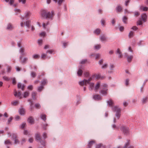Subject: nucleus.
Returning <instances> with one entry per match:
<instances>
[{"instance_id": "f257e3e1", "label": "nucleus", "mask_w": 148, "mask_h": 148, "mask_svg": "<svg viewBox=\"0 0 148 148\" xmlns=\"http://www.w3.org/2000/svg\"><path fill=\"white\" fill-rule=\"evenodd\" d=\"M107 105L112 108V110L114 112H116L115 116L118 119H119L121 116V109L117 106H113L114 103L112 99H109L107 101Z\"/></svg>"}, {"instance_id": "f03ea898", "label": "nucleus", "mask_w": 148, "mask_h": 148, "mask_svg": "<svg viewBox=\"0 0 148 148\" xmlns=\"http://www.w3.org/2000/svg\"><path fill=\"white\" fill-rule=\"evenodd\" d=\"M53 13L52 12H47L45 10H42L40 13V16L42 18H44L52 19L53 16Z\"/></svg>"}, {"instance_id": "7ed1b4c3", "label": "nucleus", "mask_w": 148, "mask_h": 148, "mask_svg": "<svg viewBox=\"0 0 148 148\" xmlns=\"http://www.w3.org/2000/svg\"><path fill=\"white\" fill-rule=\"evenodd\" d=\"M35 139L38 142H39L43 146L46 145L45 141L42 140L40 137V134L38 133H36L35 135Z\"/></svg>"}, {"instance_id": "20e7f679", "label": "nucleus", "mask_w": 148, "mask_h": 148, "mask_svg": "<svg viewBox=\"0 0 148 148\" xmlns=\"http://www.w3.org/2000/svg\"><path fill=\"white\" fill-rule=\"evenodd\" d=\"M92 78L90 77L88 79H84L83 80L79 81L78 82L79 84L81 86H83L84 85H86L88 83H90V81L92 80Z\"/></svg>"}, {"instance_id": "39448f33", "label": "nucleus", "mask_w": 148, "mask_h": 148, "mask_svg": "<svg viewBox=\"0 0 148 148\" xmlns=\"http://www.w3.org/2000/svg\"><path fill=\"white\" fill-rule=\"evenodd\" d=\"M120 129L125 135H127L129 134V129L128 127L123 125L121 127Z\"/></svg>"}, {"instance_id": "423d86ee", "label": "nucleus", "mask_w": 148, "mask_h": 148, "mask_svg": "<svg viewBox=\"0 0 148 148\" xmlns=\"http://www.w3.org/2000/svg\"><path fill=\"white\" fill-rule=\"evenodd\" d=\"M11 139L14 140V143L18 144L19 143V141L17 138V136L15 134H13L12 135Z\"/></svg>"}, {"instance_id": "0eeeda50", "label": "nucleus", "mask_w": 148, "mask_h": 148, "mask_svg": "<svg viewBox=\"0 0 148 148\" xmlns=\"http://www.w3.org/2000/svg\"><path fill=\"white\" fill-rule=\"evenodd\" d=\"M31 15L32 14L29 11H27L25 13L24 17H22V20L24 19H27L29 18Z\"/></svg>"}, {"instance_id": "6e6552de", "label": "nucleus", "mask_w": 148, "mask_h": 148, "mask_svg": "<svg viewBox=\"0 0 148 148\" xmlns=\"http://www.w3.org/2000/svg\"><path fill=\"white\" fill-rule=\"evenodd\" d=\"M83 68L82 66H80L79 67V69L77 72V74L78 76H81L83 73L82 70Z\"/></svg>"}, {"instance_id": "1a4fd4ad", "label": "nucleus", "mask_w": 148, "mask_h": 148, "mask_svg": "<svg viewBox=\"0 0 148 148\" xmlns=\"http://www.w3.org/2000/svg\"><path fill=\"white\" fill-rule=\"evenodd\" d=\"M108 85L106 84H103L101 85V87L103 89L102 92H106L107 91L108 89L107 88Z\"/></svg>"}, {"instance_id": "9d476101", "label": "nucleus", "mask_w": 148, "mask_h": 148, "mask_svg": "<svg viewBox=\"0 0 148 148\" xmlns=\"http://www.w3.org/2000/svg\"><path fill=\"white\" fill-rule=\"evenodd\" d=\"M130 143V140H127V142L125 144L124 146L123 147V148H134V147L132 146H129V144Z\"/></svg>"}, {"instance_id": "9b49d317", "label": "nucleus", "mask_w": 148, "mask_h": 148, "mask_svg": "<svg viewBox=\"0 0 148 148\" xmlns=\"http://www.w3.org/2000/svg\"><path fill=\"white\" fill-rule=\"evenodd\" d=\"M93 99L96 100H101V97L99 95H97L93 96Z\"/></svg>"}, {"instance_id": "f8f14e48", "label": "nucleus", "mask_w": 148, "mask_h": 148, "mask_svg": "<svg viewBox=\"0 0 148 148\" xmlns=\"http://www.w3.org/2000/svg\"><path fill=\"white\" fill-rule=\"evenodd\" d=\"M24 85L21 84V83L18 82V83L17 87L19 88H20L21 90H23L24 89Z\"/></svg>"}, {"instance_id": "ddd939ff", "label": "nucleus", "mask_w": 148, "mask_h": 148, "mask_svg": "<svg viewBox=\"0 0 148 148\" xmlns=\"http://www.w3.org/2000/svg\"><path fill=\"white\" fill-rule=\"evenodd\" d=\"M88 84H89L88 88L90 90H92L94 88V83L93 82H90L88 83Z\"/></svg>"}, {"instance_id": "4468645a", "label": "nucleus", "mask_w": 148, "mask_h": 148, "mask_svg": "<svg viewBox=\"0 0 148 148\" xmlns=\"http://www.w3.org/2000/svg\"><path fill=\"white\" fill-rule=\"evenodd\" d=\"M99 39L102 42H103L104 41H106L107 40V39L105 36L104 35L100 36L99 37Z\"/></svg>"}, {"instance_id": "2eb2a0df", "label": "nucleus", "mask_w": 148, "mask_h": 148, "mask_svg": "<svg viewBox=\"0 0 148 148\" xmlns=\"http://www.w3.org/2000/svg\"><path fill=\"white\" fill-rule=\"evenodd\" d=\"M101 85L100 82H98L96 85H95L94 87V89L95 90H98L100 87Z\"/></svg>"}, {"instance_id": "dca6fc26", "label": "nucleus", "mask_w": 148, "mask_h": 148, "mask_svg": "<svg viewBox=\"0 0 148 148\" xmlns=\"http://www.w3.org/2000/svg\"><path fill=\"white\" fill-rule=\"evenodd\" d=\"M126 56L127 57V62H131L133 58V56Z\"/></svg>"}, {"instance_id": "f3484780", "label": "nucleus", "mask_w": 148, "mask_h": 148, "mask_svg": "<svg viewBox=\"0 0 148 148\" xmlns=\"http://www.w3.org/2000/svg\"><path fill=\"white\" fill-rule=\"evenodd\" d=\"M20 59L21 60V63H24L28 60V58L27 57H24L23 59H22V57L20 56Z\"/></svg>"}, {"instance_id": "a211bd4d", "label": "nucleus", "mask_w": 148, "mask_h": 148, "mask_svg": "<svg viewBox=\"0 0 148 148\" xmlns=\"http://www.w3.org/2000/svg\"><path fill=\"white\" fill-rule=\"evenodd\" d=\"M116 53L117 54H119L118 57L119 58H121L122 57L121 52L119 49H118L116 51Z\"/></svg>"}, {"instance_id": "6ab92c4d", "label": "nucleus", "mask_w": 148, "mask_h": 148, "mask_svg": "<svg viewBox=\"0 0 148 148\" xmlns=\"http://www.w3.org/2000/svg\"><path fill=\"white\" fill-rule=\"evenodd\" d=\"M141 18L144 22L146 21L147 16L145 13H143L141 15Z\"/></svg>"}, {"instance_id": "aec40b11", "label": "nucleus", "mask_w": 148, "mask_h": 148, "mask_svg": "<svg viewBox=\"0 0 148 148\" xmlns=\"http://www.w3.org/2000/svg\"><path fill=\"white\" fill-rule=\"evenodd\" d=\"M22 93H14V95L15 97H19L20 99L22 98L23 97V95L21 94Z\"/></svg>"}, {"instance_id": "412c9836", "label": "nucleus", "mask_w": 148, "mask_h": 148, "mask_svg": "<svg viewBox=\"0 0 148 148\" xmlns=\"http://www.w3.org/2000/svg\"><path fill=\"white\" fill-rule=\"evenodd\" d=\"M19 114L22 115H24L25 114V111L23 108H20L19 111Z\"/></svg>"}, {"instance_id": "4be33fe9", "label": "nucleus", "mask_w": 148, "mask_h": 148, "mask_svg": "<svg viewBox=\"0 0 148 148\" xmlns=\"http://www.w3.org/2000/svg\"><path fill=\"white\" fill-rule=\"evenodd\" d=\"M27 121L29 123L31 124H32L34 123L33 119L32 116L28 118Z\"/></svg>"}, {"instance_id": "5701e85b", "label": "nucleus", "mask_w": 148, "mask_h": 148, "mask_svg": "<svg viewBox=\"0 0 148 148\" xmlns=\"http://www.w3.org/2000/svg\"><path fill=\"white\" fill-rule=\"evenodd\" d=\"M95 141L94 140H91L89 142L88 144V148H90L92 145L95 143Z\"/></svg>"}, {"instance_id": "b1692460", "label": "nucleus", "mask_w": 148, "mask_h": 148, "mask_svg": "<svg viewBox=\"0 0 148 148\" xmlns=\"http://www.w3.org/2000/svg\"><path fill=\"white\" fill-rule=\"evenodd\" d=\"M41 119L44 121H45L46 120V116L45 114H42L40 115Z\"/></svg>"}, {"instance_id": "393cba45", "label": "nucleus", "mask_w": 148, "mask_h": 148, "mask_svg": "<svg viewBox=\"0 0 148 148\" xmlns=\"http://www.w3.org/2000/svg\"><path fill=\"white\" fill-rule=\"evenodd\" d=\"M56 3H57L59 5H60L62 3L63 1L64 0H53Z\"/></svg>"}, {"instance_id": "a878e982", "label": "nucleus", "mask_w": 148, "mask_h": 148, "mask_svg": "<svg viewBox=\"0 0 148 148\" xmlns=\"http://www.w3.org/2000/svg\"><path fill=\"white\" fill-rule=\"evenodd\" d=\"M116 10L117 12H120L122 10V8L119 5H118L116 8Z\"/></svg>"}, {"instance_id": "bb28decb", "label": "nucleus", "mask_w": 148, "mask_h": 148, "mask_svg": "<svg viewBox=\"0 0 148 148\" xmlns=\"http://www.w3.org/2000/svg\"><path fill=\"white\" fill-rule=\"evenodd\" d=\"M13 26L10 23H9L7 25V29L8 30H12L13 28Z\"/></svg>"}, {"instance_id": "cd10ccee", "label": "nucleus", "mask_w": 148, "mask_h": 148, "mask_svg": "<svg viewBox=\"0 0 148 148\" xmlns=\"http://www.w3.org/2000/svg\"><path fill=\"white\" fill-rule=\"evenodd\" d=\"M140 10H142L143 11H146L148 10V8L146 7H144L143 6H140Z\"/></svg>"}, {"instance_id": "c85d7f7f", "label": "nucleus", "mask_w": 148, "mask_h": 148, "mask_svg": "<svg viewBox=\"0 0 148 148\" xmlns=\"http://www.w3.org/2000/svg\"><path fill=\"white\" fill-rule=\"evenodd\" d=\"M49 24L48 22L46 23H42V27L44 29H45L48 28L47 26Z\"/></svg>"}, {"instance_id": "c756f323", "label": "nucleus", "mask_w": 148, "mask_h": 148, "mask_svg": "<svg viewBox=\"0 0 148 148\" xmlns=\"http://www.w3.org/2000/svg\"><path fill=\"white\" fill-rule=\"evenodd\" d=\"M4 144L5 145H12L11 142L9 140H5L4 141Z\"/></svg>"}, {"instance_id": "7c9ffc66", "label": "nucleus", "mask_w": 148, "mask_h": 148, "mask_svg": "<svg viewBox=\"0 0 148 148\" xmlns=\"http://www.w3.org/2000/svg\"><path fill=\"white\" fill-rule=\"evenodd\" d=\"M28 101L29 102L30 104V108L31 110L33 109V102L30 99H28Z\"/></svg>"}, {"instance_id": "2f4dec72", "label": "nucleus", "mask_w": 148, "mask_h": 148, "mask_svg": "<svg viewBox=\"0 0 148 148\" xmlns=\"http://www.w3.org/2000/svg\"><path fill=\"white\" fill-rule=\"evenodd\" d=\"M25 51V49L24 48H21L19 50V52L22 55H24V52Z\"/></svg>"}, {"instance_id": "473e14b6", "label": "nucleus", "mask_w": 148, "mask_h": 148, "mask_svg": "<svg viewBox=\"0 0 148 148\" xmlns=\"http://www.w3.org/2000/svg\"><path fill=\"white\" fill-rule=\"evenodd\" d=\"M100 32V30L99 29H97L94 31V33L97 34H99Z\"/></svg>"}, {"instance_id": "72a5a7b5", "label": "nucleus", "mask_w": 148, "mask_h": 148, "mask_svg": "<svg viewBox=\"0 0 148 148\" xmlns=\"http://www.w3.org/2000/svg\"><path fill=\"white\" fill-rule=\"evenodd\" d=\"M108 66V64L107 63H105L104 64L102 65L101 66V68L102 69H106Z\"/></svg>"}, {"instance_id": "f704fd0d", "label": "nucleus", "mask_w": 148, "mask_h": 148, "mask_svg": "<svg viewBox=\"0 0 148 148\" xmlns=\"http://www.w3.org/2000/svg\"><path fill=\"white\" fill-rule=\"evenodd\" d=\"M127 18L126 16H124L122 18V20L123 23L125 24H126Z\"/></svg>"}, {"instance_id": "c9c22d12", "label": "nucleus", "mask_w": 148, "mask_h": 148, "mask_svg": "<svg viewBox=\"0 0 148 148\" xmlns=\"http://www.w3.org/2000/svg\"><path fill=\"white\" fill-rule=\"evenodd\" d=\"M31 21L29 20L27 21L25 23V25L27 27H29V25Z\"/></svg>"}, {"instance_id": "e433bc0d", "label": "nucleus", "mask_w": 148, "mask_h": 148, "mask_svg": "<svg viewBox=\"0 0 148 148\" xmlns=\"http://www.w3.org/2000/svg\"><path fill=\"white\" fill-rule=\"evenodd\" d=\"M35 107L37 109H39L41 107V106L40 104L39 103H36L35 105Z\"/></svg>"}, {"instance_id": "4c0bfd02", "label": "nucleus", "mask_w": 148, "mask_h": 148, "mask_svg": "<svg viewBox=\"0 0 148 148\" xmlns=\"http://www.w3.org/2000/svg\"><path fill=\"white\" fill-rule=\"evenodd\" d=\"M147 97H146L143 98V99L142 100L143 103V104L145 103L147 101Z\"/></svg>"}, {"instance_id": "58836bf2", "label": "nucleus", "mask_w": 148, "mask_h": 148, "mask_svg": "<svg viewBox=\"0 0 148 148\" xmlns=\"http://www.w3.org/2000/svg\"><path fill=\"white\" fill-rule=\"evenodd\" d=\"M95 49L97 50L101 48L100 45H97L94 46Z\"/></svg>"}, {"instance_id": "ea45409f", "label": "nucleus", "mask_w": 148, "mask_h": 148, "mask_svg": "<svg viewBox=\"0 0 148 148\" xmlns=\"http://www.w3.org/2000/svg\"><path fill=\"white\" fill-rule=\"evenodd\" d=\"M42 137L44 140L46 139L47 138V133L45 132H44L42 134Z\"/></svg>"}, {"instance_id": "a19ab883", "label": "nucleus", "mask_w": 148, "mask_h": 148, "mask_svg": "<svg viewBox=\"0 0 148 148\" xmlns=\"http://www.w3.org/2000/svg\"><path fill=\"white\" fill-rule=\"evenodd\" d=\"M43 86L42 85L40 86H39L38 88V91L39 92H40L43 89Z\"/></svg>"}, {"instance_id": "79ce46f5", "label": "nucleus", "mask_w": 148, "mask_h": 148, "mask_svg": "<svg viewBox=\"0 0 148 148\" xmlns=\"http://www.w3.org/2000/svg\"><path fill=\"white\" fill-rule=\"evenodd\" d=\"M33 58L34 59H38L39 57V56L38 54H34L32 56Z\"/></svg>"}, {"instance_id": "37998d69", "label": "nucleus", "mask_w": 148, "mask_h": 148, "mask_svg": "<svg viewBox=\"0 0 148 148\" xmlns=\"http://www.w3.org/2000/svg\"><path fill=\"white\" fill-rule=\"evenodd\" d=\"M42 84L45 85L47 84V82L46 79H44L41 82Z\"/></svg>"}, {"instance_id": "c03bdc74", "label": "nucleus", "mask_w": 148, "mask_h": 148, "mask_svg": "<svg viewBox=\"0 0 148 148\" xmlns=\"http://www.w3.org/2000/svg\"><path fill=\"white\" fill-rule=\"evenodd\" d=\"M18 101H13L12 102V104L13 106H15L18 104Z\"/></svg>"}, {"instance_id": "a18cd8bd", "label": "nucleus", "mask_w": 148, "mask_h": 148, "mask_svg": "<svg viewBox=\"0 0 148 148\" xmlns=\"http://www.w3.org/2000/svg\"><path fill=\"white\" fill-rule=\"evenodd\" d=\"M102 146H103V145L101 143H99L97 145L96 148H100Z\"/></svg>"}, {"instance_id": "49530a36", "label": "nucleus", "mask_w": 148, "mask_h": 148, "mask_svg": "<svg viewBox=\"0 0 148 148\" xmlns=\"http://www.w3.org/2000/svg\"><path fill=\"white\" fill-rule=\"evenodd\" d=\"M31 76L32 77H34L36 76V73L34 72H32L31 74Z\"/></svg>"}, {"instance_id": "de8ad7c7", "label": "nucleus", "mask_w": 148, "mask_h": 148, "mask_svg": "<svg viewBox=\"0 0 148 148\" xmlns=\"http://www.w3.org/2000/svg\"><path fill=\"white\" fill-rule=\"evenodd\" d=\"M114 64H111L109 66V68L111 70H113L114 68Z\"/></svg>"}, {"instance_id": "09e8293b", "label": "nucleus", "mask_w": 148, "mask_h": 148, "mask_svg": "<svg viewBox=\"0 0 148 148\" xmlns=\"http://www.w3.org/2000/svg\"><path fill=\"white\" fill-rule=\"evenodd\" d=\"M84 75L85 77H87L89 76V73L88 72H85L84 73Z\"/></svg>"}, {"instance_id": "8fccbe9b", "label": "nucleus", "mask_w": 148, "mask_h": 148, "mask_svg": "<svg viewBox=\"0 0 148 148\" xmlns=\"http://www.w3.org/2000/svg\"><path fill=\"white\" fill-rule=\"evenodd\" d=\"M95 78L97 79H100L101 78V76L100 74H97L96 75Z\"/></svg>"}, {"instance_id": "3c124183", "label": "nucleus", "mask_w": 148, "mask_h": 148, "mask_svg": "<svg viewBox=\"0 0 148 148\" xmlns=\"http://www.w3.org/2000/svg\"><path fill=\"white\" fill-rule=\"evenodd\" d=\"M26 125L25 123H23L20 125V127L22 129H23L25 126Z\"/></svg>"}, {"instance_id": "603ef678", "label": "nucleus", "mask_w": 148, "mask_h": 148, "mask_svg": "<svg viewBox=\"0 0 148 148\" xmlns=\"http://www.w3.org/2000/svg\"><path fill=\"white\" fill-rule=\"evenodd\" d=\"M11 70V68L10 66H8L7 68V71L8 72H10Z\"/></svg>"}, {"instance_id": "864d4df0", "label": "nucleus", "mask_w": 148, "mask_h": 148, "mask_svg": "<svg viewBox=\"0 0 148 148\" xmlns=\"http://www.w3.org/2000/svg\"><path fill=\"white\" fill-rule=\"evenodd\" d=\"M134 32L132 31H130L129 34V37H131L133 36L134 35Z\"/></svg>"}, {"instance_id": "5fc2aeb1", "label": "nucleus", "mask_w": 148, "mask_h": 148, "mask_svg": "<svg viewBox=\"0 0 148 148\" xmlns=\"http://www.w3.org/2000/svg\"><path fill=\"white\" fill-rule=\"evenodd\" d=\"M112 127L113 128H115L116 129H119V127L113 124L112 125Z\"/></svg>"}, {"instance_id": "6e6d98bb", "label": "nucleus", "mask_w": 148, "mask_h": 148, "mask_svg": "<svg viewBox=\"0 0 148 148\" xmlns=\"http://www.w3.org/2000/svg\"><path fill=\"white\" fill-rule=\"evenodd\" d=\"M26 0H18V2L19 3H21L22 4H24L26 3Z\"/></svg>"}, {"instance_id": "4d7b16f0", "label": "nucleus", "mask_w": 148, "mask_h": 148, "mask_svg": "<svg viewBox=\"0 0 148 148\" xmlns=\"http://www.w3.org/2000/svg\"><path fill=\"white\" fill-rule=\"evenodd\" d=\"M12 119V117H10V118L8 119L7 124H9L10 123V122L11 121Z\"/></svg>"}, {"instance_id": "13d9d810", "label": "nucleus", "mask_w": 148, "mask_h": 148, "mask_svg": "<svg viewBox=\"0 0 148 148\" xmlns=\"http://www.w3.org/2000/svg\"><path fill=\"white\" fill-rule=\"evenodd\" d=\"M33 86L32 85H30L28 86L27 88L28 90H32L33 89Z\"/></svg>"}, {"instance_id": "bf43d9fd", "label": "nucleus", "mask_w": 148, "mask_h": 148, "mask_svg": "<svg viewBox=\"0 0 148 148\" xmlns=\"http://www.w3.org/2000/svg\"><path fill=\"white\" fill-rule=\"evenodd\" d=\"M129 82V79H126L125 81V85L126 86H127L128 85Z\"/></svg>"}, {"instance_id": "052dcab7", "label": "nucleus", "mask_w": 148, "mask_h": 148, "mask_svg": "<svg viewBox=\"0 0 148 148\" xmlns=\"http://www.w3.org/2000/svg\"><path fill=\"white\" fill-rule=\"evenodd\" d=\"M101 55L99 53L97 54L96 55L95 59H98L100 57Z\"/></svg>"}, {"instance_id": "680f3d73", "label": "nucleus", "mask_w": 148, "mask_h": 148, "mask_svg": "<svg viewBox=\"0 0 148 148\" xmlns=\"http://www.w3.org/2000/svg\"><path fill=\"white\" fill-rule=\"evenodd\" d=\"M29 93H24L23 97L26 98L29 95Z\"/></svg>"}, {"instance_id": "e2e57ef3", "label": "nucleus", "mask_w": 148, "mask_h": 148, "mask_svg": "<svg viewBox=\"0 0 148 148\" xmlns=\"http://www.w3.org/2000/svg\"><path fill=\"white\" fill-rule=\"evenodd\" d=\"M137 24L138 25H141L143 24V22L141 20H138L137 22Z\"/></svg>"}, {"instance_id": "0e129e2a", "label": "nucleus", "mask_w": 148, "mask_h": 148, "mask_svg": "<svg viewBox=\"0 0 148 148\" xmlns=\"http://www.w3.org/2000/svg\"><path fill=\"white\" fill-rule=\"evenodd\" d=\"M47 55L46 54L43 53L41 56V57L42 58L44 59L46 57Z\"/></svg>"}, {"instance_id": "69168bd1", "label": "nucleus", "mask_w": 148, "mask_h": 148, "mask_svg": "<svg viewBox=\"0 0 148 148\" xmlns=\"http://www.w3.org/2000/svg\"><path fill=\"white\" fill-rule=\"evenodd\" d=\"M103 62V59H101L98 62V64L99 65H102Z\"/></svg>"}, {"instance_id": "338daca9", "label": "nucleus", "mask_w": 148, "mask_h": 148, "mask_svg": "<svg viewBox=\"0 0 148 148\" xmlns=\"http://www.w3.org/2000/svg\"><path fill=\"white\" fill-rule=\"evenodd\" d=\"M12 84H16V79L15 78H12Z\"/></svg>"}, {"instance_id": "774afa93", "label": "nucleus", "mask_w": 148, "mask_h": 148, "mask_svg": "<svg viewBox=\"0 0 148 148\" xmlns=\"http://www.w3.org/2000/svg\"><path fill=\"white\" fill-rule=\"evenodd\" d=\"M130 2V0H127L125 2V5L127 6L128 5V4Z\"/></svg>"}]
</instances>
